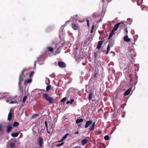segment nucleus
I'll return each instance as SVG.
<instances>
[{"instance_id": "f257e3e1", "label": "nucleus", "mask_w": 148, "mask_h": 148, "mask_svg": "<svg viewBox=\"0 0 148 148\" xmlns=\"http://www.w3.org/2000/svg\"><path fill=\"white\" fill-rule=\"evenodd\" d=\"M43 96L45 99L50 103H52L54 101V99L51 97H50L47 94H44Z\"/></svg>"}, {"instance_id": "f03ea898", "label": "nucleus", "mask_w": 148, "mask_h": 148, "mask_svg": "<svg viewBox=\"0 0 148 148\" xmlns=\"http://www.w3.org/2000/svg\"><path fill=\"white\" fill-rule=\"evenodd\" d=\"M71 26L73 29L74 30H78L80 29L79 26V25L77 24H75L74 23H72Z\"/></svg>"}, {"instance_id": "7ed1b4c3", "label": "nucleus", "mask_w": 148, "mask_h": 148, "mask_svg": "<svg viewBox=\"0 0 148 148\" xmlns=\"http://www.w3.org/2000/svg\"><path fill=\"white\" fill-rule=\"evenodd\" d=\"M15 141L14 140H10L9 142L10 147L11 148H13L15 147Z\"/></svg>"}, {"instance_id": "20e7f679", "label": "nucleus", "mask_w": 148, "mask_h": 148, "mask_svg": "<svg viewBox=\"0 0 148 148\" xmlns=\"http://www.w3.org/2000/svg\"><path fill=\"white\" fill-rule=\"evenodd\" d=\"M92 121L91 120L88 121L86 122L85 125V128H87L92 123Z\"/></svg>"}, {"instance_id": "39448f33", "label": "nucleus", "mask_w": 148, "mask_h": 148, "mask_svg": "<svg viewBox=\"0 0 148 148\" xmlns=\"http://www.w3.org/2000/svg\"><path fill=\"white\" fill-rule=\"evenodd\" d=\"M14 99V97L12 96H9L8 97L6 100V102L10 103L11 101Z\"/></svg>"}, {"instance_id": "423d86ee", "label": "nucleus", "mask_w": 148, "mask_h": 148, "mask_svg": "<svg viewBox=\"0 0 148 148\" xmlns=\"http://www.w3.org/2000/svg\"><path fill=\"white\" fill-rule=\"evenodd\" d=\"M58 65L60 67L64 68L66 66V64L64 62H60L58 63Z\"/></svg>"}, {"instance_id": "0eeeda50", "label": "nucleus", "mask_w": 148, "mask_h": 148, "mask_svg": "<svg viewBox=\"0 0 148 148\" xmlns=\"http://www.w3.org/2000/svg\"><path fill=\"white\" fill-rule=\"evenodd\" d=\"M95 125V122H94L92 123V124L91 125L89 128V130L90 131H93L94 129V127Z\"/></svg>"}, {"instance_id": "6e6552de", "label": "nucleus", "mask_w": 148, "mask_h": 148, "mask_svg": "<svg viewBox=\"0 0 148 148\" xmlns=\"http://www.w3.org/2000/svg\"><path fill=\"white\" fill-rule=\"evenodd\" d=\"M131 90H132V88H130L129 89H128V90H127L124 93V96H127L128 95Z\"/></svg>"}, {"instance_id": "1a4fd4ad", "label": "nucleus", "mask_w": 148, "mask_h": 148, "mask_svg": "<svg viewBox=\"0 0 148 148\" xmlns=\"http://www.w3.org/2000/svg\"><path fill=\"white\" fill-rule=\"evenodd\" d=\"M8 95V93H6L0 94V99L5 97Z\"/></svg>"}, {"instance_id": "9d476101", "label": "nucleus", "mask_w": 148, "mask_h": 148, "mask_svg": "<svg viewBox=\"0 0 148 148\" xmlns=\"http://www.w3.org/2000/svg\"><path fill=\"white\" fill-rule=\"evenodd\" d=\"M102 43L103 41H100L98 42L97 46V49H99L101 48V47Z\"/></svg>"}, {"instance_id": "9b49d317", "label": "nucleus", "mask_w": 148, "mask_h": 148, "mask_svg": "<svg viewBox=\"0 0 148 148\" xmlns=\"http://www.w3.org/2000/svg\"><path fill=\"white\" fill-rule=\"evenodd\" d=\"M124 40L126 42H129L130 41V39L129 38L127 35H126L123 38Z\"/></svg>"}, {"instance_id": "f8f14e48", "label": "nucleus", "mask_w": 148, "mask_h": 148, "mask_svg": "<svg viewBox=\"0 0 148 148\" xmlns=\"http://www.w3.org/2000/svg\"><path fill=\"white\" fill-rule=\"evenodd\" d=\"M43 142V139L42 138L40 137H39L38 140V144L39 146L40 147L42 145Z\"/></svg>"}, {"instance_id": "ddd939ff", "label": "nucleus", "mask_w": 148, "mask_h": 148, "mask_svg": "<svg viewBox=\"0 0 148 148\" xmlns=\"http://www.w3.org/2000/svg\"><path fill=\"white\" fill-rule=\"evenodd\" d=\"M77 20V16L76 15L75 17H72L70 20L73 22Z\"/></svg>"}, {"instance_id": "4468645a", "label": "nucleus", "mask_w": 148, "mask_h": 148, "mask_svg": "<svg viewBox=\"0 0 148 148\" xmlns=\"http://www.w3.org/2000/svg\"><path fill=\"white\" fill-rule=\"evenodd\" d=\"M88 142L87 140L86 139H83L82 141V144L83 145H84L86 144Z\"/></svg>"}, {"instance_id": "2eb2a0df", "label": "nucleus", "mask_w": 148, "mask_h": 148, "mask_svg": "<svg viewBox=\"0 0 148 148\" xmlns=\"http://www.w3.org/2000/svg\"><path fill=\"white\" fill-rule=\"evenodd\" d=\"M84 121L83 119H77L76 121V123L77 124H78L80 123H81L83 122Z\"/></svg>"}, {"instance_id": "dca6fc26", "label": "nucleus", "mask_w": 148, "mask_h": 148, "mask_svg": "<svg viewBox=\"0 0 148 148\" xmlns=\"http://www.w3.org/2000/svg\"><path fill=\"white\" fill-rule=\"evenodd\" d=\"M12 116V114L11 112V110H10V112L9 113L8 117V120H10L11 119V118Z\"/></svg>"}, {"instance_id": "f3484780", "label": "nucleus", "mask_w": 148, "mask_h": 148, "mask_svg": "<svg viewBox=\"0 0 148 148\" xmlns=\"http://www.w3.org/2000/svg\"><path fill=\"white\" fill-rule=\"evenodd\" d=\"M32 81V79H27L25 80V84H28L30 83Z\"/></svg>"}, {"instance_id": "a211bd4d", "label": "nucleus", "mask_w": 148, "mask_h": 148, "mask_svg": "<svg viewBox=\"0 0 148 148\" xmlns=\"http://www.w3.org/2000/svg\"><path fill=\"white\" fill-rule=\"evenodd\" d=\"M18 133H14L11 134V136L13 137H16L18 136Z\"/></svg>"}, {"instance_id": "6ab92c4d", "label": "nucleus", "mask_w": 148, "mask_h": 148, "mask_svg": "<svg viewBox=\"0 0 148 148\" xmlns=\"http://www.w3.org/2000/svg\"><path fill=\"white\" fill-rule=\"evenodd\" d=\"M69 135V134H65L62 139V141H63L64 140L66 139L67 138L68 135Z\"/></svg>"}, {"instance_id": "aec40b11", "label": "nucleus", "mask_w": 148, "mask_h": 148, "mask_svg": "<svg viewBox=\"0 0 148 148\" xmlns=\"http://www.w3.org/2000/svg\"><path fill=\"white\" fill-rule=\"evenodd\" d=\"M132 20L130 18H128L127 20V23L129 25L131 24Z\"/></svg>"}, {"instance_id": "412c9836", "label": "nucleus", "mask_w": 148, "mask_h": 148, "mask_svg": "<svg viewBox=\"0 0 148 148\" xmlns=\"http://www.w3.org/2000/svg\"><path fill=\"white\" fill-rule=\"evenodd\" d=\"M12 127L11 126H8L7 127V131L8 132H9L11 130Z\"/></svg>"}, {"instance_id": "4be33fe9", "label": "nucleus", "mask_w": 148, "mask_h": 148, "mask_svg": "<svg viewBox=\"0 0 148 148\" xmlns=\"http://www.w3.org/2000/svg\"><path fill=\"white\" fill-rule=\"evenodd\" d=\"M114 31H113L112 30V32H111L110 34L109 35V38H108L109 39H110V38H111L112 37L113 34H114Z\"/></svg>"}, {"instance_id": "5701e85b", "label": "nucleus", "mask_w": 148, "mask_h": 148, "mask_svg": "<svg viewBox=\"0 0 148 148\" xmlns=\"http://www.w3.org/2000/svg\"><path fill=\"white\" fill-rule=\"evenodd\" d=\"M9 103L10 104H15V103H16V104H18V101L16 100H15V101H11L10 103Z\"/></svg>"}, {"instance_id": "b1692460", "label": "nucleus", "mask_w": 148, "mask_h": 148, "mask_svg": "<svg viewBox=\"0 0 148 148\" xmlns=\"http://www.w3.org/2000/svg\"><path fill=\"white\" fill-rule=\"evenodd\" d=\"M110 45H108V46L107 47V52L106 53V54H108V53L109 51L110 50Z\"/></svg>"}, {"instance_id": "393cba45", "label": "nucleus", "mask_w": 148, "mask_h": 148, "mask_svg": "<svg viewBox=\"0 0 148 148\" xmlns=\"http://www.w3.org/2000/svg\"><path fill=\"white\" fill-rule=\"evenodd\" d=\"M51 85H48L47 86L46 88V91H49V89L51 88Z\"/></svg>"}, {"instance_id": "a878e982", "label": "nucleus", "mask_w": 148, "mask_h": 148, "mask_svg": "<svg viewBox=\"0 0 148 148\" xmlns=\"http://www.w3.org/2000/svg\"><path fill=\"white\" fill-rule=\"evenodd\" d=\"M19 125V123L18 122H14L13 124V127H16L18 126Z\"/></svg>"}, {"instance_id": "bb28decb", "label": "nucleus", "mask_w": 148, "mask_h": 148, "mask_svg": "<svg viewBox=\"0 0 148 148\" xmlns=\"http://www.w3.org/2000/svg\"><path fill=\"white\" fill-rule=\"evenodd\" d=\"M142 0H137V3L138 5H140L142 2Z\"/></svg>"}, {"instance_id": "cd10ccee", "label": "nucleus", "mask_w": 148, "mask_h": 148, "mask_svg": "<svg viewBox=\"0 0 148 148\" xmlns=\"http://www.w3.org/2000/svg\"><path fill=\"white\" fill-rule=\"evenodd\" d=\"M118 28V27L115 25L112 31L114 32V31H116L117 30Z\"/></svg>"}, {"instance_id": "c85d7f7f", "label": "nucleus", "mask_w": 148, "mask_h": 148, "mask_svg": "<svg viewBox=\"0 0 148 148\" xmlns=\"http://www.w3.org/2000/svg\"><path fill=\"white\" fill-rule=\"evenodd\" d=\"M47 49L50 52H52L53 51V49L52 48L48 47L47 48Z\"/></svg>"}, {"instance_id": "c756f323", "label": "nucleus", "mask_w": 148, "mask_h": 148, "mask_svg": "<svg viewBox=\"0 0 148 148\" xmlns=\"http://www.w3.org/2000/svg\"><path fill=\"white\" fill-rule=\"evenodd\" d=\"M102 1L103 3H104L106 2V1H107V2L108 3L109 2H110L111 1H112V0H102Z\"/></svg>"}, {"instance_id": "7c9ffc66", "label": "nucleus", "mask_w": 148, "mask_h": 148, "mask_svg": "<svg viewBox=\"0 0 148 148\" xmlns=\"http://www.w3.org/2000/svg\"><path fill=\"white\" fill-rule=\"evenodd\" d=\"M95 28V26L94 25H93L90 31V33H92L93 31V30L94 29V28Z\"/></svg>"}, {"instance_id": "2f4dec72", "label": "nucleus", "mask_w": 148, "mask_h": 148, "mask_svg": "<svg viewBox=\"0 0 148 148\" xmlns=\"http://www.w3.org/2000/svg\"><path fill=\"white\" fill-rule=\"evenodd\" d=\"M27 98V97L26 96H25L23 98V103H25V101L26 100Z\"/></svg>"}, {"instance_id": "473e14b6", "label": "nucleus", "mask_w": 148, "mask_h": 148, "mask_svg": "<svg viewBox=\"0 0 148 148\" xmlns=\"http://www.w3.org/2000/svg\"><path fill=\"white\" fill-rule=\"evenodd\" d=\"M92 93H90L89 95V96H88V99H89V100H90L91 98H92Z\"/></svg>"}, {"instance_id": "72a5a7b5", "label": "nucleus", "mask_w": 148, "mask_h": 148, "mask_svg": "<svg viewBox=\"0 0 148 148\" xmlns=\"http://www.w3.org/2000/svg\"><path fill=\"white\" fill-rule=\"evenodd\" d=\"M39 114H34L33 115L32 117V119L34 118L36 116H38Z\"/></svg>"}, {"instance_id": "f704fd0d", "label": "nucleus", "mask_w": 148, "mask_h": 148, "mask_svg": "<svg viewBox=\"0 0 148 148\" xmlns=\"http://www.w3.org/2000/svg\"><path fill=\"white\" fill-rule=\"evenodd\" d=\"M104 138L106 140H108L109 139V137L108 136L106 135L104 136Z\"/></svg>"}, {"instance_id": "c9c22d12", "label": "nucleus", "mask_w": 148, "mask_h": 148, "mask_svg": "<svg viewBox=\"0 0 148 148\" xmlns=\"http://www.w3.org/2000/svg\"><path fill=\"white\" fill-rule=\"evenodd\" d=\"M64 143H61L57 144L56 145V146L57 147H60L63 145L64 144Z\"/></svg>"}, {"instance_id": "e433bc0d", "label": "nucleus", "mask_w": 148, "mask_h": 148, "mask_svg": "<svg viewBox=\"0 0 148 148\" xmlns=\"http://www.w3.org/2000/svg\"><path fill=\"white\" fill-rule=\"evenodd\" d=\"M86 22H87V26L88 27H90V25H89V20L87 18L86 19Z\"/></svg>"}, {"instance_id": "4c0bfd02", "label": "nucleus", "mask_w": 148, "mask_h": 148, "mask_svg": "<svg viewBox=\"0 0 148 148\" xmlns=\"http://www.w3.org/2000/svg\"><path fill=\"white\" fill-rule=\"evenodd\" d=\"M66 97H64V98H63L62 99V100H61V102H64V101H66Z\"/></svg>"}, {"instance_id": "58836bf2", "label": "nucleus", "mask_w": 148, "mask_h": 148, "mask_svg": "<svg viewBox=\"0 0 148 148\" xmlns=\"http://www.w3.org/2000/svg\"><path fill=\"white\" fill-rule=\"evenodd\" d=\"M121 24V23H117V24H116V25L118 27H119V25H120V24Z\"/></svg>"}, {"instance_id": "ea45409f", "label": "nucleus", "mask_w": 148, "mask_h": 148, "mask_svg": "<svg viewBox=\"0 0 148 148\" xmlns=\"http://www.w3.org/2000/svg\"><path fill=\"white\" fill-rule=\"evenodd\" d=\"M121 24V23H117V24H116V25L118 27H119V25H120V24Z\"/></svg>"}, {"instance_id": "a19ab883", "label": "nucleus", "mask_w": 148, "mask_h": 148, "mask_svg": "<svg viewBox=\"0 0 148 148\" xmlns=\"http://www.w3.org/2000/svg\"><path fill=\"white\" fill-rule=\"evenodd\" d=\"M121 24V23H117V24H116V25L118 27H119V25H120V24Z\"/></svg>"}, {"instance_id": "79ce46f5", "label": "nucleus", "mask_w": 148, "mask_h": 148, "mask_svg": "<svg viewBox=\"0 0 148 148\" xmlns=\"http://www.w3.org/2000/svg\"><path fill=\"white\" fill-rule=\"evenodd\" d=\"M33 73H34L33 72H31L29 74V77H31L32 76V75L33 74Z\"/></svg>"}, {"instance_id": "37998d69", "label": "nucleus", "mask_w": 148, "mask_h": 148, "mask_svg": "<svg viewBox=\"0 0 148 148\" xmlns=\"http://www.w3.org/2000/svg\"><path fill=\"white\" fill-rule=\"evenodd\" d=\"M111 53L113 54L112 56H114L115 55V53L114 52H113V51H111Z\"/></svg>"}, {"instance_id": "c03bdc74", "label": "nucleus", "mask_w": 148, "mask_h": 148, "mask_svg": "<svg viewBox=\"0 0 148 148\" xmlns=\"http://www.w3.org/2000/svg\"><path fill=\"white\" fill-rule=\"evenodd\" d=\"M125 32L126 33H128V30H127V28H125Z\"/></svg>"}, {"instance_id": "a18cd8bd", "label": "nucleus", "mask_w": 148, "mask_h": 148, "mask_svg": "<svg viewBox=\"0 0 148 148\" xmlns=\"http://www.w3.org/2000/svg\"><path fill=\"white\" fill-rule=\"evenodd\" d=\"M74 101V100L73 99H71V101H70L71 102H70V103L71 104Z\"/></svg>"}, {"instance_id": "49530a36", "label": "nucleus", "mask_w": 148, "mask_h": 148, "mask_svg": "<svg viewBox=\"0 0 148 148\" xmlns=\"http://www.w3.org/2000/svg\"><path fill=\"white\" fill-rule=\"evenodd\" d=\"M45 126L46 127H47V123L46 121H45Z\"/></svg>"}, {"instance_id": "de8ad7c7", "label": "nucleus", "mask_w": 148, "mask_h": 148, "mask_svg": "<svg viewBox=\"0 0 148 148\" xmlns=\"http://www.w3.org/2000/svg\"><path fill=\"white\" fill-rule=\"evenodd\" d=\"M63 36H64V34H63V33L62 36V35H60L59 36L60 38H61V37H63Z\"/></svg>"}, {"instance_id": "09e8293b", "label": "nucleus", "mask_w": 148, "mask_h": 148, "mask_svg": "<svg viewBox=\"0 0 148 148\" xmlns=\"http://www.w3.org/2000/svg\"><path fill=\"white\" fill-rule=\"evenodd\" d=\"M70 101H68L66 103L67 104H69V103H70Z\"/></svg>"}, {"instance_id": "8fccbe9b", "label": "nucleus", "mask_w": 148, "mask_h": 148, "mask_svg": "<svg viewBox=\"0 0 148 148\" xmlns=\"http://www.w3.org/2000/svg\"><path fill=\"white\" fill-rule=\"evenodd\" d=\"M79 134V132L78 131H77V132H76L75 133V134Z\"/></svg>"}, {"instance_id": "3c124183", "label": "nucleus", "mask_w": 148, "mask_h": 148, "mask_svg": "<svg viewBox=\"0 0 148 148\" xmlns=\"http://www.w3.org/2000/svg\"><path fill=\"white\" fill-rule=\"evenodd\" d=\"M73 148H80V147L77 146V147H74Z\"/></svg>"}, {"instance_id": "603ef678", "label": "nucleus", "mask_w": 148, "mask_h": 148, "mask_svg": "<svg viewBox=\"0 0 148 148\" xmlns=\"http://www.w3.org/2000/svg\"><path fill=\"white\" fill-rule=\"evenodd\" d=\"M1 125L0 124V131H1Z\"/></svg>"}, {"instance_id": "864d4df0", "label": "nucleus", "mask_w": 148, "mask_h": 148, "mask_svg": "<svg viewBox=\"0 0 148 148\" xmlns=\"http://www.w3.org/2000/svg\"><path fill=\"white\" fill-rule=\"evenodd\" d=\"M24 71V69L22 71V72H21V73L22 74H23V72Z\"/></svg>"}, {"instance_id": "5fc2aeb1", "label": "nucleus", "mask_w": 148, "mask_h": 148, "mask_svg": "<svg viewBox=\"0 0 148 148\" xmlns=\"http://www.w3.org/2000/svg\"><path fill=\"white\" fill-rule=\"evenodd\" d=\"M21 137H22V133H21Z\"/></svg>"}, {"instance_id": "6e6d98bb", "label": "nucleus", "mask_w": 148, "mask_h": 148, "mask_svg": "<svg viewBox=\"0 0 148 148\" xmlns=\"http://www.w3.org/2000/svg\"><path fill=\"white\" fill-rule=\"evenodd\" d=\"M62 140H61L60 141H59L60 142H62Z\"/></svg>"}, {"instance_id": "4d7b16f0", "label": "nucleus", "mask_w": 148, "mask_h": 148, "mask_svg": "<svg viewBox=\"0 0 148 148\" xmlns=\"http://www.w3.org/2000/svg\"><path fill=\"white\" fill-rule=\"evenodd\" d=\"M35 64H36L35 62H34V65L35 66Z\"/></svg>"}, {"instance_id": "13d9d810", "label": "nucleus", "mask_w": 148, "mask_h": 148, "mask_svg": "<svg viewBox=\"0 0 148 148\" xmlns=\"http://www.w3.org/2000/svg\"><path fill=\"white\" fill-rule=\"evenodd\" d=\"M101 20V19H100V21H99V22H100Z\"/></svg>"}, {"instance_id": "bf43d9fd", "label": "nucleus", "mask_w": 148, "mask_h": 148, "mask_svg": "<svg viewBox=\"0 0 148 148\" xmlns=\"http://www.w3.org/2000/svg\"><path fill=\"white\" fill-rule=\"evenodd\" d=\"M68 23V22L67 21H66V23Z\"/></svg>"}, {"instance_id": "052dcab7", "label": "nucleus", "mask_w": 148, "mask_h": 148, "mask_svg": "<svg viewBox=\"0 0 148 148\" xmlns=\"http://www.w3.org/2000/svg\"><path fill=\"white\" fill-rule=\"evenodd\" d=\"M133 1H133V0H132Z\"/></svg>"}, {"instance_id": "680f3d73", "label": "nucleus", "mask_w": 148, "mask_h": 148, "mask_svg": "<svg viewBox=\"0 0 148 148\" xmlns=\"http://www.w3.org/2000/svg\"><path fill=\"white\" fill-rule=\"evenodd\" d=\"M60 53V52H58V53H57V54H58V53Z\"/></svg>"}, {"instance_id": "e2e57ef3", "label": "nucleus", "mask_w": 148, "mask_h": 148, "mask_svg": "<svg viewBox=\"0 0 148 148\" xmlns=\"http://www.w3.org/2000/svg\"><path fill=\"white\" fill-rule=\"evenodd\" d=\"M20 76L19 77V79H20Z\"/></svg>"}]
</instances>
